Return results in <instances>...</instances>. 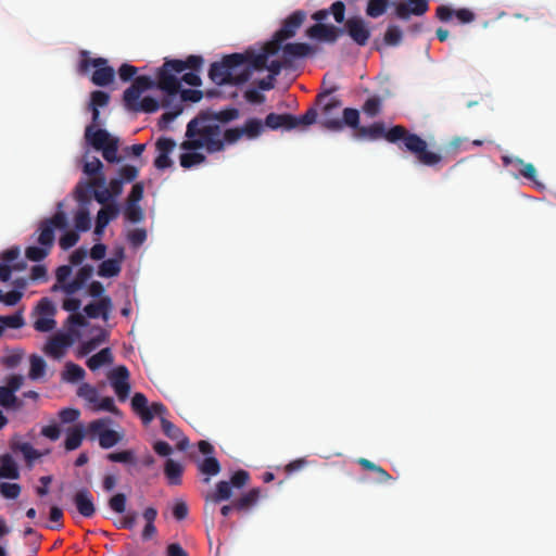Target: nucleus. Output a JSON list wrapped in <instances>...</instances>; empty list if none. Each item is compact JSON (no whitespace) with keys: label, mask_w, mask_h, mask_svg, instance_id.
<instances>
[{"label":"nucleus","mask_w":556,"mask_h":556,"mask_svg":"<svg viewBox=\"0 0 556 556\" xmlns=\"http://www.w3.org/2000/svg\"><path fill=\"white\" fill-rule=\"evenodd\" d=\"M0 323L3 325V327H8V328H12V329H20L25 324L21 312H17L13 315H8V316L0 315Z\"/></svg>","instance_id":"nucleus-50"},{"label":"nucleus","mask_w":556,"mask_h":556,"mask_svg":"<svg viewBox=\"0 0 556 556\" xmlns=\"http://www.w3.org/2000/svg\"><path fill=\"white\" fill-rule=\"evenodd\" d=\"M110 102V94L102 90H94L90 94V103L89 109L92 113V124L90 126H93L96 128L100 124V108H104Z\"/></svg>","instance_id":"nucleus-18"},{"label":"nucleus","mask_w":556,"mask_h":556,"mask_svg":"<svg viewBox=\"0 0 556 556\" xmlns=\"http://www.w3.org/2000/svg\"><path fill=\"white\" fill-rule=\"evenodd\" d=\"M342 106V102L338 98H330L328 102L324 103L321 113L323 119L320 124L324 128L332 131H340L344 126L358 131L359 126V112L356 109L346 108L343 110L342 118L332 117V111Z\"/></svg>","instance_id":"nucleus-6"},{"label":"nucleus","mask_w":556,"mask_h":556,"mask_svg":"<svg viewBox=\"0 0 556 556\" xmlns=\"http://www.w3.org/2000/svg\"><path fill=\"white\" fill-rule=\"evenodd\" d=\"M127 239L132 247L138 248L147 240V231L143 228L132 229L128 232Z\"/></svg>","instance_id":"nucleus-58"},{"label":"nucleus","mask_w":556,"mask_h":556,"mask_svg":"<svg viewBox=\"0 0 556 556\" xmlns=\"http://www.w3.org/2000/svg\"><path fill=\"white\" fill-rule=\"evenodd\" d=\"M199 469L204 475L216 476L220 471V464L217 458L210 456L203 459Z\"/></svg>","instance_id":"nucleus-45"},{"label":"nucleus","mask_w":556,"mask_h":556,"mask_svg":"<svg viewBox=\"0 0 556 556\" xmlns=\"http://www.w3.org/2000/svg\"><path fill=\"white\" fill-rule=\"evenodd\" d=\"M164 471L170 484L178 485L181 483L182 466L179 463L168 458Z\"/></svg>","instance_id":"nucleus-33"},{"label":"nucleus","mask_w":556,"mask_h":556,"mask_svg":"<svg viewBox=\"0 0 556 556\" xmlns=\"http://www.w3.org/2000/svg\"><path fill=\"white\" fill-rule=\"evenodd\" d=\"M232 495V486L228 481H219L216 484V491L212 495L207 496V501H212L214 504L223 501H228Z\"/></svg>","instance_id":"nucleus-34"},{"label":"nucleus","mask_w":556,"mask_h":556,"mask_svg":"<svg viewBox=\"0 0 556 556\" xmlns=\"http://www.w3.org/2000/svg\"><path fill=\"white\" fill-rule=\"evenodd\" d=\"M77 394L80 397H84L89 403L96 404L98 402V396H99L98 391L96 390V388L91 387L88 383L81 384L78 388Z\"/></svg>","instance_id":"nucleus-59"},{"label":"nucleus","mask_w":556,"mask_h":556,"mask_svg":"<svg viewBox=\"0 0 556 556\" xmlns=\"http://www.w3.org/2000/svg\"><path fill=\"white\" fill-rule=\"evenodd\" d=\"M93 405L97 410H104L113 414L118 413V408L116 407L114 400L111 396H105L102 399L98 396V402Z\"/></svg>","instance_id":"nucleus-61"},{"label":"nucleus","mask_w":556,"mask_h":556,"mask_svg":"<svg viewBox=\"0 0 556 556\" xmlns=\"http://www.w3.org/2000/svg\"><path fill=\"white\" fill-rule=\"evenodd\" d=\"M77 511L85 518H92L96 514L93 496L86 488L78 490L73 496Z\"/></svg>","instance_id":"nucleus-14"},{"label":"nucleus","mask_w":556,"mask_h":556,"mask_svg":"<svg viewBox=\"0 0 556 556\" xmlns=\"http://www.w3.org/2000/svg\"><path fill=\"white\" fill-rule=\"evenodd\" d=\"M62 202L58 204V212L50 218L41 220L38 225L37 242L39 247L31 245L26 248L25 256L31 262H41L45 260L55 241V229H65L67 227L66 214L61 210Z\"/></svg>","instance_id":"nucleus-4"},{"label":"nucleus","mask_w":556,"mask_h":556,"mask_svg":"<svg viewBox=\"0 0 556 556\" xmlns=\"http://www.w3.org/2000/svg\"><path fill=\"white\" fill-rule=\"evenodd\" d=\"M55 325L56 321L54 320V316L38 315L34 321V328L39 332L52 331L55 328Z\"/></svg>","instance_id":"nucleus-46"},{"label":"nucleus","mask_w":556,"mask_h":556,"mask_svg":"<svg viewBox=\"0 0 556 556\" xmlns=\"http://www.w3.org/2000/svg\"><path fill=\"white\" fill-rule=\"evenodd\" d=\"M402 31L397 26L391 25L384 34V42L388 46H399L402 41Z\"/></svg>","instance_id":"nucleus-53"},{"label":"nucleus","mask_w":556,"mask_h":556,"mask_svg":"<svg viewBox=\"0 0 556 556\" xmlns=\"http://www.w3.org/2000/svg\"><path fill=\"white\" fill-rule=\"evenodd\" d=\"M118 206L115 203H110L98 212L96 223L106 227L112 219L118 216Z\"/></svg>","instance_id":"nucleus-35"},{"label":"nucleus","mask_w":556,"mask_h":556,"mask_svg":"<svg viewBox=\"0 0 556 556\" xmlns=\"http://www.w3.org/2000/svg\"><path fill=\"white\" fill-rule=\"evenodd\" d=\"M37 315L55 316L56 308L49 298H42L36 306Z\"/></svg>","instance_id":"nucleus-54"},{"label":"nucleus","mask_w":556,"mask_h":556,"mask_svg":"<svg viewBox=\"0 0 556 556\" xmlns=\"http://www.w3.org/2000/svg\"><path fill=\"white\" fill-rule=\"evenodd\" d=\"M176 147V142L172 138L161 137L155 142L157 156L154 160V166L157 169H166L173 165L169 154Z\"/></svg>","instance_id":"nucleus-13"},{"label":"nucleus","mask_w":556,"mask_h":556,"mask_svg":"<svg viewBox=\"0 0 556 556\" xmlns=\"http://www.w3.org/2000/svg\"><path fill=\"white\" fill-rule=\"evenodd\" d=\"M124 260V249L119 248L115 252V257L104 260L98 267V275L104 278L115 277L121 273L122 262Z\"/></svg>","instance_id":"nucleus-16"},{"label":"nucleus","mask_w":556,"mask_h":556,"mask_svg":"<svg viewBox=\"0 0 556 556\" xmlns=\"http://www.w3.org/2000/svg\"><path fill=\"white\" fill-rule=\"evenodd\" d=\"M203 64V58L200 55H189L185 61L182 60H173L174 66H176V73L180 74L185 70L190 68L192 71H199Z\"/></svg>","instance_id":"nucleus-32"},{"label":"nucleus","mask_w":556,"mask_h":556,"mask_svg":"<svg viewBox=\"0 0 556 556\" xmlns=\"http://www.w3.org/2000/svg\"><path fill=\"white\" fill-rule=\"evenodd\" d=\"M85 438V428L83 425H76L71 427L66 431V438L64 442V447L66 451L77 450Z\"/></svg>","instance_id":"nucleus-25"},{"label":"nucleus","mask_w":556,"mask_h":556,"mask_svg":"<svg viewBox=\"0 0 556 556\" xmlns=\"http://www.w3.org/2000/svg\"><path fill=\"white\" fill-rule=\"evenodd\" d=\"M503 163L505 165H513L519 168L520 175L525 178L534 181L536 176V169L531 163H525L521 159L503 156Z\"/></svg>","instance_id":"nucleus-27"},{"label":"nucleus","mask_w":556,"mask_h":556,"mask_svg":"<svg viewBox=\"0 0 556 556\" xmlns=\"http://www.w3.org/2000/svg\"><path fill=\"white\" fill-rule=\"evenodd\" d=\"M106 458L114 463H123V464H136V457L132 451L125 450L122 452H114L108 454Z\"/></svg>","instance_id":"nucleus-48"},{"label":"nucleus","mask_w":556,"mask_h":556,"mask_svg":"<svg viewBox=\"0 0 556 556\" xmlns=\"http://www.w3.org/2000/svg\"><path fill=\"white\" fill-rule=\"evenodd\" d=\"M46 371V362L37 355H31L30 357V369H29V378L33 380H37L45 375Z\"/></svg>","instance_id":"nucleus-42"},{"label":"nucleus","mask_w":556,"mask_h":556,"mask_svg":"<svg viewBox=\"0 0 556 556\" xmlns=\"http://www.w3.org/2000/svg\"><path fill=\"white\" fill-rule=\"evenodd\" d=\"M70 344L65 334L53 336L46 344L45 352L53 358H61L64 355V349Z\"/></svg>","instance_id":"nucleus-23"},{"label":"nucleus","mask_w":556,"mask_h":556,"mask_svg":"<svg viewBox=\"0 0 556 556\" xmlns=\"http://www.w3.org/2000/svg\"><path fill=\"white\" fill-rule=\"evenodd\" d=\"M91 186L89 184L79 182L74 190L76 201L86 206L90 201Z\"/></svg>","instance_id":"nucleus-47"},{"label":"nucleus","mask_w":556,"mask_h":556,"mask_svg":"<svg viewBox=\"0 0 556 556\" xmlns=\"http://www.w3.org/2000/svg\"><path fill=\"white\" fill-rule=\"evenodd\" d=\"M86 372L79 365L68 362L65 365V370L62 374L64 380L68 382H77L84 379Z\"/></svg>","instance_id":"nucleus-38"},{"label":"nucleus","mask_w":556,"mask_h":556,"mask_svg":"<svg viewBox=\"0 0 556 556\" xmlns=\"http://www.w3.org/2000/svg\"><path fill=\"white\" fill-rule=\"evenodd\" d=\"M124 214L127 220L135 224L142 222L144 218L143 210L137 203H126Z\"/></svg>","instance_id":"nucleus-43"},{"label":"nucleus","mask_w":556,"mask_h":556,"mask_svg":"<svg viewBox=\"0 0 556 556\" xmlns=\"http://www.w3.org/2000/svg\"><path fill=\"white\" fill-rule=\"evenodd\" d=\"M280 50L282 51V59H285L286 63L289 65L293 59L305 58L313 52L312 47L305 42L281 45Z\"/></svg>","instance_id":"nucleus-17"},{"label":"nucleus","mask_w":556,"mask_h":556,"mask_svg":"<svg viewBox=\"0 0 556 556\" xmlns=\"http://www.w3.org/2000/svg\"><path fill=\"white\" fill-rule=\"evenodd\" d=\"M131 407L137 413L144 425H149L153 420L151 409H148V399L143 393L137 392L131 399Z\"/></svg>","instance_id":"nucleus-22"},{"label":"nucleus","mask_w":556,"mask_h":556,"mask_svg":"<svg viewBox=\"0 0 556 556\" xmlns=\"http://www.w3.org/2000/svg\"><path fill=\"white\" fill-rule=\"evenodd\" d=\"M305 20L306 13L302 10L294 11L290 14L282 22L281 28L275 33L273 39L266 42L262 50L256 53L257 55L253 60L255 70H262L265 66V62L280 51L281 43L295 36Z\"/></svg>","instance_id":"nucleus-5"},{"label":"nucleus","mask_w":556,"mask_h":556,"mask_svg":"<svg viewBox=\"0 0 556 556\" xmlns=\"http://www.w3.org/2000/svg\"><path fill=\"white\" fill-rule=\"evenodd\" d=\"M357 137L370 140L384 138L388 142L397 144L400 150L415 155L420 164L428 167H437L443 160L440 153L428 150L425 139L417 134L409 132L402 125H395L386 130L383 123L376 122L370 126L359 127Z\"/></svg>","instance_id":"nucleus-1"},{"label":"nucleus","mask_w":556,"mask_h":556,"mask_svg":"<svg viewBox=\"0 0 556 556\" xmlns=\"http://www.w3.org/2000/svg\"><path fill=\"white\" fill-rule=\"evenodd\" d=\"M172 64L173 60L165 61L156 74L157 83L155 85L165 92V97L162 100V108H168L180 91V81L175 76L176 66Z\"/></svg>","instance_id":"nucleus-9"},{"label":"nucleus","mask_w":556,"mask_h":556,"mask_svg":"<svg viewBox=\"0 0 556 556\" xmlns=\"http://www.w3.org/2000/svg\"><path fill=\"white\" fill-rule=\"evenodd\" d=\"M138 168L132 165H125L119 168L118 170V177L124 182H131L138 177Z\"/></svg>","instance_id":"nucleus-64"},{"label":"nucleus","mask_w":556,"mask_h":556,"mask_svg":"<svg viewBox=\"0 0 556 556\" xmlns=\"http://www.w3.org/2000/svg\"><path fill=\"white\" fill-rule=\"evenodd\" d=\"M142 517L146 520V526L142 530L141 536L142 540L148 541L157 532L156 527L154 526V521L157 517V510L154 507H148L144 509Z\"/></svg>","instance_id":"nucleus-28"},{"label":"nucleus","mask_w":556,"mask_h":556,"mask_svg":"<svg viewBox=\"0 0 556 556\" xmlns=\"http://www.w3.org/2000/svg\"><path fill=\"white\" fill-rule=\"evenodd\" d=\"M261 496V489L254 488L233 502L238 511H247L255 506Z\"/></svg>","instance_id":"nucleus-26"},{"label":"nucleus","mask_w":556,"mask_h":556,"mask_svg":"<svg viewBox=\"0 0 556 556\" xmlns=\"http://www.w3.org/2000/svg\"><path fill=\"white\" fill-rule=\"evenodd\" d=\"M160 106H162V102L160 103L152 97H144L134 112L154 113Z\"/></svg>","instance_id":"nucleus-52"},{"label":"nucleus","mask_w":556,"mask_h":556,"mask_svg":"<svg viewBox=\"0 0 556 556\" xmlns=\"http://www.w3.org/2000/svg\"><path fill=\"white\" fill-rule=\"evenodd\" d=\"M74 224L77 231H88L91 227V218L86 206H81L74 215Z\"/></svg>","instance_id":"nucleus-37"},{"label":"nucleus","mask_w":556,"mask_h":556,"mask_svg":"<svg viewBox=\"0 0 556 556\" xmlns=\"http://www.w3.org/2000/svg\"><path fill=\"white\" fill-rule=\"evenodd\" d=\"M265 124L258 118H249L241 127L243 136L249 139L257 138L264 130Z\"/></svg>","instance_id":"nucleus-36"},{"label":"nucleus","mask_w":556,"mask_h":556,"mask_svg":"<svg viewBox=\"0 0 556 556\" xmlns=\"http://www.w3.org/2000/svg\"><path fill=\"white\" fill-rule=\"evenodd\" d=\"M187 140L182 141L180 148L186 151L205 149L208 153L224 150L222 128L214 123L208 115L203 113L191 119L187 125Z\"/></svg>","instance_id":"nucleus-3"},{"label":"nucleus","mask_w":556,"mask_h":556,"mask_svg":"<svg viewBox=\"0 0 556 556\" xmlns=\"http://www.w3.org/2000/svg\"><path fill=\"white\" fill-rule=\"evenodd\" d=\"M126 495L124 493H116L109 500V507L117 514H123L126 510Z\"/></svg>","instance_id":"nucleus-55"},{"label":"nucleus","mask_w":556,"mask_h":556,"mask_svg":"<svg viewBox=\"0 0 556 556\" xmlns=\"http://www.w3.org/2000/svg\"><path fill=\"white\" fill-rule=\"evenodd\" d=\"M141 91L131 85L124 91L123 100L125 103V106L129 111H135L138 104L140 103L139 98L141 96Z\"/></svg>","instance_id":"nucleus-40"},{"label":"nucleus","mask_w":556,"mask_h":556,"mask_svg":"<svg viewBox=\"0 0 556 556\" xmlns=\"http://www.w3.org/2000/svg\"><path fill=\"white\" fill-rule=\"evenodd\" d=\"M295 115L283 113V114H277V113H269L265 118V126L270 129H278V128H285V129H294L295 128Z\"/></svg>","instance_id":"nucleus-20"},{"label":"nucleus","mask_w":556,"mask_h":556,"mask_svg":"<svg viewBox=\"0 0 556 556\" xmlns=\"http://www.w3.org/2000/svg\"><path fill=\"white\" fill-rule=\"evenodd\" d=\"M0 478L16 480L20 478L17 464L10 454L0 456Z\"/></svg>","instance_id":"nucleus-24"},{"label":"nucleus","mask_w":556,"mask_h":556,"mask_svg":"<svg viewBox=\"0 0 556 556\" xmlns=\"http://www.w3.org/2000/svg\"><path fill=\"white\" fill-rule=\"evenodd\" d=\"M79 240L77 231L70 230L63 233L59 240V244L63 250L73 248Z\"/></svg>","instance_id":"nucleus-60"},{"label":"nucleus","mask_w":556,"mask_h":556,"mask_svg":"<svg viewBox=\"0 0 556 556\" xmlns=\"http://www.w3.org/2000/svg\"><path fill=\"white\" fill-rule=\"evenodd\" d=\"M204 115H208L214 123H229L239 117L240 112L236 108H227L217 112H204Z\"/></svg>","instance_id":"nucleus-31"},{"label":"nucleus","mask_w":556,"mask_h":556,"mask_svg":"<svg viewBox=\"0 0 556 556\" xmlns=\"http://www.w3.org/2000/svg\"><path fill=\"white\" fill-rule=\"evenodd\" d=\"M12 450L14 452H21L29 467L33 466L34 462L41 456V453L34 448V446L28 442L13 443Z\"/></svg>","instance_id":"nucleus-30"},{"label":"nucleus","mask_w":556,"mask_h":556,"mask_svg":"<svg viewBox=\"0 0 556 556\" xmlns=\"http://www.w3.org/2000/svg\"><path fill=\"white\" fill-rule=\"evenodd\" d=\"M256 55L253 50L226 55L220 62L211 64L208 76L213 83L219 86L244 84L255 70L253 60Z\"/></svg>","instance_id":"nucleus-2"},{"label":"nucleus","mask_w":556,"mask_h":556,"mask_svg":"<svg viewBox=\"0 0 556 556\" xmlns=\"http://www.w3.org/2000/svg\"><path fill=\"white\" fill-rule=\"evenodd\" d=\"M206 160L205 155L195 151L182 153L179 157L180 165L184 168H191L194 165L204 163Z\"/></svg>","instance_id":"nucleus-41"},{"label":"nucleus","mask_w":556,"mask_h":556,"mask_svg":"<svg viewBox=\"0 0 556 556\" xmlns=\"http://www.w3.org/2000/svg\"><path fill=\"white\" fill-rule=\"evenodd\" d=\"M250 479V475L248 471L240 469L237 470L230 478V485L232 488L241 489L243 488Z\"/></svg>","instance_id":"nucleus-62"},{"label":"nucleus","mask_w":556,"mask_h":556,"mask_svg":"<svg viewBox=\"0 0 556 556\" xmlns=\"http://www.w3.org/2000/svg\"><path fill=\"white\" fill-rule=\"evenodd\" d=\"M85 138L96 150L102 152L105 161L109 163L121 162V157L117 156L118 138L112 137L105 129L87 126Z\"/></svg>","instance_id":"nucleus-8"},{"label":"nucleus","mask_w":556,"mask_h":556,"mask_svg":"<svg viewBox=\"0 0 556 556\" xmlns=\"http://www.w3.org/2000/svg\"><path fill=\"white\" fill-rule=\"evenodd\" d=\"M352 40L361 47L366 46L370 37V29L362 17H351L344 25Z\"/></svg>","instance_id":"nucleus-11"},{"label":"nucleus","mask_w":556,"mask_h":556,"mask_svg":"<svg viewBox=\"0 0 556 556\" xmlns=\"http://www.w3.org/2000/svg\"><path fill=\"white\" fill-rule=\"evenodd\" d=\"M80 61L78 64L79 74H87L90 67H94V72L91 76V81L98 87H105L113 83L115 77V71L108 64V60L104 58H89V51H80Z\"/></svg>","instance_id":"nucleus-7"},{"label":"nucleus","mask_w":556,"mask_h":556,"mask_svg":"<svg viewBox=\"0 0 556 556\" xmlns=\"http://www.w3.org/2000/svg\"><path fill=\"white\" fill-rule=\"evenodd\" d=\"M121 440L119 434L115 430H103L100 433L99 445L102 448H111L116 445Z\"/></svg>","instance_id":"nucleus-44"},{"label":"nucleus","mask_w":556,"mask_h":556,"mask_svg":"<svg viewBox=\"0 0 556 556\" xmlns=\"http://www.w3.org/2000/svg\"><path fill=\"white\" fill-rule=\"evenodd\" d=\"M79 416L80 412L77 408L66 407L59 412V418L63 424H73Z\"/></svg>","instance_id":"nucleus-63"},{"label":"nucleus","mask_w":556,"mask_h":556,"mask_svg":"<svg viewBox=\"0 0 556 556\" xmlns=\"http://www.w3.org/2000/svg\"><path fill=\"white\" fill-rule=\"evenodd\" d=\"M162 431L170 440H177V448L185 451L189 446V440L185 437L181 430L176 427L172 421L167 420L166 417H162L161 422Z\"/></svg>","instance_id":"nucleus-21"},{"label":"nucleus","mask_w":556,"mask_h":556,"mask_svg":"<svg viewBox=\"0 0 556 556\" xmlns=\"http://www.w3.org/2000/svg\"><path fill=\"white\" fill-rule=\"evenodd\" d=\"M114 361L113 354L110 348H104L97 354L92 355L87 361V366L90 370L94 371L103 365H110Z\"/></svg>","instance_id":"nucleus-29"},{"label":"nucleus","mask_w":556,"mask_h":556,"mask_svg":"<svg viewBox=\"0 0 556 556\" xmlns=\"http://www.w3.org/2000/svg\"><path fill=\"white\" fill-rule=\"evenodd\" d=\"M317 110L316 108H309L303 115L295 116V128L299 126H311L317 119Z\"/></svg>","instance_id":"nucleus-56"},{"label":"nucleus","mask_w":556,"mask_h":556,"mask_svg":"<svg viewBox=\"0 0 556 556\" xmlns=\"http://www.w3.org/2000/svg\"><path fill=\"white\" fill-rule=\"evenodd\" d=\"M406 3H399L395 8V15L400 20H408L410 15L420 16L424 15L428 9V0H407Z\"/></svg>","instance_id":"nucleus-15"},{"label":"nucleus","mask_w":556,"mask_h":556,"mask_svg":"<svg viewBox=\"0 0 556 556\" xmlns=\"http://www.w3.org/2000/svg\"><path fill=\"white\" fill-rule=\"evenodd\" d=\"M389 7V0H368L366 14L371 18L383 15Z\"/></svg>","instance_id":"nucleus-39"},{"label":"nucleus","mask_w":556,"mask_h":556,"mask_svg":"<svg viewBox=\"0 0 556 556\" xmlns=\"http://www.w3.org/2000/svg\"><path fill=\"white\" fill-rule=\"evenodd\" d=\"M381 111V99L377 96L368 98L364 105L363 112L369 117L377 116Z\"/></svg>","instance_id":"nucleus-49"},{"label":"nucleus","mask_w":556,"mask_h":556,"mask_svg":"<svg viewBox=\"0 0 556 556\" xmlns=\"http://www.w3.org/2000/svg\"><path fill=\"white\" fill-rule=\"evenodd\" d=\"M108 378L118 400L126 401L130 392L128 368L124 365L117 366L109 372Z\"/></svg>","instance_id":"nucleus-10"},{"label":"nucleus","mask_w":556,"mask_h":556,"mask_svg":"<svg viewBox=\"0 0 556 556\" xmlns=\"http://www.w3.org/2000/svg\"><path fill=\"white\" fill-rule=\"evenodd\" d=\"M25 268L26 263L24 261L16 263L14 266L2 262L0 263V280L5 282L11 278L12 270H23Z\"/></svg>","instance_id":"nucleus-57"},{"label":"nucleus","mask_w":556,"mask_h":556,"mask_svg":"<svg viewBox=\"0 0 556 556\" xmlns=\"http://www.w3.org/2000/svg\"><path fill=\"white\" fill-rule=\"evenodd\" d=\"M111 308V299L109 296H103L98 302L87 304L84 308V312L89 318L102 317L103 320H108Z\"/></svg>","instance_id":"nucleus-19"},{"label":"nucleus","mask_w":556,"mask_h":556,"mask_svg":"<svg viewBox=\"0 0 556 556\" xmlns=\"http://www.w3.org/2000/svg\"><path fill=\"white\" fill-rule=\"evenodd\" d=\"M342 33L343 30L341 28H338L333 25L316 23L307 28L306 36L312 39L333 43L338 40Z\"/></svg>","instance_id":"nucleus-12"},{"label":"nucleus","mask_w":556,"mask_h":556,"mask_svg":"<svg viewBox=\"0 0 556 556\" xmlns=\"http://www.w3.org/2000/svg\"><path fill=\"white\" fill-rule=\"evenodd\" d=\"M22 488L18 483H0V493L3 497L9 500H15L20 496Z\"/></svg>","instance_id":"nucleus-51"}]
</instances>
